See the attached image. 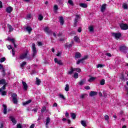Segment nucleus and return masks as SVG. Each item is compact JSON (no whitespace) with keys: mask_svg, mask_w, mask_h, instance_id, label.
Here are the masks:
<instances>
[{"mask_svg":"<svg viewBox=\"0 0 128 128\" xmlns=\"http://www.w3.org/2000/svg\"><path fill=\"white\" fill-rule=\"evenodd\" d=\"M12 102L14 104H18V95L16 93H13L12 94Z\"/></svg>","mask_w":128,"mask_h":128,"instance_id":"1","label":"nucleus"},{"mask_svg":"<svg viewBox=\"0 0 128 128\" xmlns=\"http://www.w3.org/2000/svg\"><path fill=\"white\" fill-rule=\"evenodd\" d=\"M32 56L34 58L36 56V54L38 52L36 51V44H33L32 46Z\"/></svg>","mask_w":128,"mask_h":128,"instance_id":"2","label":"nucleus"},{"mask_svg":"<svg viewBox=\"0 0 128 128\" xmlns=\"http://www.w3.org/2000/svg\"><path fill=\"white\" fill-rule=\"evenodd\" d=\"M87 58H88V56H85L82 59L78 60L76 62V64H83L84 63V60H86Z\"/></svg>","mask_w":128,"mask_h":128,"instance_id":"3","label":"nucleus"},{"mask_svg":"<svg viewBox=\"0 0 128 128\" xmlns=\"http://www.w3.org/2000/svg\"><path fill=\"white\" fill-rule=\"evenodd\" d=\"M120 28L121 30H128V24H120Z\"/></svg>","mask_w":128,"mask_h":128,"instance_id":"4","label":"nucleus"},{"mask_svg":"<svg viewBox=\"0 0 128 128\" xmlns=\"http://www.w3.org/2000/svg\"><path fill=\"white\" fill-rule=\"evenodd\" d=\"M80 20V15H76L74 22V24L75 26H76V24H78V20Z\"/></svg>","mask_w":128,"mask_h":128,"instance_id":"5","label":"nucleus"},{"mask_svg":"<svg viewBox=\"0 0 128 128\" xmlns=\"http://www.w3.org/2000/svg\"><path fill=\"white\" fill-rule=\"evenodd\" d=\"M112 36H114V38L118 40L119 38L122 36V34L120 33H112Z\"/></svg>","mask_w":128,"mask_h":128,"instance_id":"6","label":"nucleus"},{"mask_svg":"<svg viewBox=\"0 0 128 128\" xmlns=\"http://www.w3.org/2000/svg\"><path fill=\"white\" fill-rule=\"evenodd\" d=\"M54 60L56 64H59V66H62V60H59L58 58H55Z\"/></svg>","mask_w":128,"mask_h":128,"instance_id":"7","label":"nucleus"},{"mask_svg":"<svg viewBox=\"0 0 128 128\" xmlns=\"http://www.w3.org/2000/svg\"><path fill=\"white\" fill-rule=\"evenodd\" d=\"M22 84L23 86V88L24 90H27L28 88V84L24 81L22 82Z\"/></svg>","mask_w":128,"mask_h":128,"instance_id":"8","label":"nucleus"},{"mask_svg":"<svg viewBox=\"0 0 128 128\" xmlns=\"http://www.w3.org/2000/svg\"><path fill=\"white\" fill-rule=\"evenodd\" d=\"M44 32H46L48 34H52V30H50V29H48V27H46L44 28Z\"/></svg>","mask_w":128,"mask_h":128,"instance_id":"9","label":"nucleus"},{"mask_svg":"<svg viewBox=\"0 0 128 128\" xmlns=\"http://www.w3.org/2000/svg\"><path fill=\"white\" fill-rule=\"evenodd\" d=\"M28 56V52L24 53L20 56V60H24V58H26Z\"/></svg>","mask_w":128,"mask_h":128,"instance_id":"10","label":"nucleus"},{"mask_svg":"<svg viewBox=\"0 0 128 128\" xmlns=\"http://www.w3.org/2000/svg\"><path fill=\"white\" fill-rule=\"evenodd\" d=\"M10 120L13 122V124H16V118L13 116H10Z\"/></svg>","mask_w":128,"mask_h":128,"instance_id":"11","label":"nucleus"},{"mask_svg":"<svg viewBox=\"0 0 128 128\" xmlns=\"http://www.w3.org/2000/svg\"><path fill=\"white\" fill-rule=\"evenodd\" d=\"M26 30L28 32V34H30L32 30V28L30 26H28L25 28Z\"/></svg>","mask_w":128,"mask_h":128,"instance_id":"12","label":"nucleus"},{"mask_svg":"<svg viewBox=\"0 0 128 128\" xmlns=\"http://www.w3.org/2000/svg\"><path fill=\"white\" fill-rule=\"evenodd\" d=\"M8 40H10V42H12V44L14 46V48H16V43L14 42V40L10 38H8Z\"/></svg>","mask_w":128,"mask_h":128,"instance_id":"13","label":"nucleus"},{"mask_svg":"<svg viewBox=\"0 0 128 128\" xmlns=\"http://www.w3.org/2000/svg\"><path fill=\"white\" fill-rule=\"evenodd\" d=\"M98 94V92L91 91L90 93V96H96Z\"/></svg>","mask_w":128,"mask_h":128,"instance_id":"14","label":"nucleus"},{"mask_svg":"<svg viewBox=\"0 0 128 128\" xmlns=\"http://www.w3.org/2000/svg\"><path fill=\"white\" fill-rule=\"evenodd\" d=\"M6 12H8V14H10L12 12V8L11 6H9L6 8Z\"/></svg>","mask_w":128,"mask_h":128,"instance_id":"15","label":"nucleus"},{"mask_svg":"<svg viewBox=\"0 0 128 128\" xmlns=\"http://www.w3.org/2000/svg\"><path fill=\"white\" fill-rule=\"evenodd\" d=\"M50 118L48 117L46 118V128H48V124H50Z\"/></svg>","mask_w":128,"mask_h":128,"instance_id":"16","label":"nucleus"},{"mask_svg":"<svg viewBox=\"0 0 128 128\" xmlns=\"http://www.w3.org/2000/svg\"><path fill=\"white\" fill-rule=\"evenodd\" d=\"M2 106L4 108L3 110V112H4V114H6V110H7L6 106L5 104H3Z\"/></svg>","mask_w":128,"mask_h":128,"instance_id":"17","label":"nucleus"},{"mask_svg":"<svg viewBox=\"0 0 128 128\" xmlns=\"http://www.w3.org/2000/svg\"><path fill=\"white\" fill-rule=\"evenodd\" d=\"M80 6L81 8H88V4L84 3H81L80 4Z\"/></svg>","mask_w":128,"mask_h":128,"instance_id":"18","label":"nucleus"},{"mask_svg":"<svg viewBox=\"0 0 128 128\" xmlns=\"http://www.w3.org/2000/svg\"><path fill=\"white\" fill-rule=\"evenodd\" d=\"M106 4L102 5L101 8H100L101 12H104V10H106Z\"/></svg>","mask_w":128,"mask_h":128,"instance_id":"19","label":"nucleus"},{"mask_svg":"<svg viewBox=\"0 0 128 128\" xmlns=\"http://www.w3.org/2000/svg\"><path fill=\"white\" fill-rule=\"evenodd\" d=\"M40 82H42L40 81V78H36V84L37 86H40Z\"/></svg>","mask_w":128,"mask_h":128,"instance_id":"20","label":"nucleus"},{"mask_svg":"<svg viewBox=\"0 0 128 128\" xmlns=\"http://www.w3.org/2000/svg\"><path fill=\"white\" fill-rule=\"evenodd\" d=\"M85 82H86L85 79H82L80 81V82H79L78 84H80V86H84Z\"/></svg>","mask_w":128,"mask_h":128,"instance_id":"21","label":"nucleus"},{"mask_svg":"<svg viewBox=\"0 0 128 128\" xmlns=\"http://www.w3.org/2000/svg\"><path fill=\"white\" fill-rule=\"evenodd\" d=\"M82 56V54L80 52H76L75 54V58H80Z\"/></svg>","mask_w":128,"mask_h":128,"instance_id":"22","label":"nucleus"},{"mask_svg":"<svg viewBox=\"0 0 128 128\" xmlns=\"http://www.w3.org/2000/svg\"><path fill=\"white\" fill-rule=\"evenodd\" d=\"M64 90H66V92H68V90H70V85H68V84H66Z\"/></svg>","mask_w":128,"mask_h":128,"instance_id":"23","label":"nucleus"},{"mask_svg":"<svg viewBox=\"0 0 128 128\" xmlns=\"http://www.w3.org/2000/svg\"><path fill=\"white\" fill-rule=\"evenodd\" d=\"M58 96L60 98L61 100H66V98L62 94H59Z\"/></svg>","mask_w":128,"mask_h":128,"instance_id":"24","label":"nucleus"},{"mask_svg":"<svg viewBox=\"0 0 128 128\" xmlns=\"http://www.w3.org/2000/svg\"><path fill=\"white\" fill-rule=\"evenodd\" d=\"M74 72V68L72 67L70 69V70L68 72V74H72V72Z\"/></svg>","mask_w":128,"mask_h":128,"instance_id":"25","label":"nucleus"},{"mask_svg":"<svg viewBox=\"0 0 128 128\" xmlns=\"http://www.w3.org/2000/svg\"><path fill=\"white\" fill-rule=\"evenodd\" d=\"M32 102V100H28L23 103V106H26V104H30Z\"/></svg>","mask_w":128,"mask_h":128,"instance_id":"26","label":"nucleus"},{"mask_svg":"<svg viewBox=\"0 0 128 128\" xmlns=\"http://www.w3.org/2000/svg\"><path fill=\"white\" fill-rule=\"evenodd\" d=\"M8 27L9 28V32H12L14 30V28L12 26H10V24H8Z\"/></svg>","mask_w":128,"mask_h":128,"instance_id":"27","label":"nucleus"},{"mask_svg":"<svg viewBox=\"0 0 128 128\" xmlns=\"http://www.w3.org/2000/svg\"><path fill=\"white\" fill-rule=\"evenodd\" d=\"M96 77H91L88 80V82H94V80H96Z\"/></svg>","mask_w":128,"mask_h":128,"instance_id":"28","label":"nucleus"},{"mask_svg":"<svg viewBox=\"0 0 128 128\" xmlns=\"http://www.w3.org/2000/svg\"><path fill=\"white\" fill-rule=\"evenodd\" d=\"M74 40H75L76 42H80V38H78V37L76 36H75L74 37Z\"/></svg>","mask_w":128,"mask_h":128,"instance_id":"29","label":"nucleus"},{"mask_svg":"<svg viewBox=\"0 0 128 128\" xmlns=\"http://www.w3.org/2000/svg\"><path fill=\"white\" fill-rule=\"evenodd\" d=\"M126 50V46H120V50H121V52H124Z\"/></svg>","mask_w":128,"mask_h":128,"instance_id":"30","label":"nucleus"},{"mask_svg":"<svg viewBox=\"0 0 128 128\" xmlns=\"http://www.w3.org/2000/svg\"><path fill=\"white\" fill-rule=\"evenodd\" d=\"M60 24L62 25L64 24V18L62 17L60 18Z\"/></svg>","mask_w":128,"mask_h":128,"instance_id":"31","label":"nucleus"},{"mask_svg":"<svg viewBox=\"0 0 128 128\" xmlns=\"http://www.w3.org/2000/svg\"><path fill=\"white\" fill-rule=\"evenodd\" d=\"M74 72H82V70L80 68H74Z\"/></svg>","mask_w":128,"mask_h":128,"instance_id":"32","label":"nucleus"},{"mask_svg":"<svg viewBox=\"0 0 128 128\" xmlns=\"http://www.w3.org/2000/svg\"><path fill=\"white\" fill-rule=\"evenodd\" d=\"M26 62H23L21 64H20V68H22L24 66H26Z\"/></svg>","mask_w":128,"mask_h":128,"instance_id":"33","label":"nucleus"},{"mask_svg":"<svg viewBox=\"0 0 128 128\" xmlns=\"http://www.w3.org/2000/svg\"><path fill=\"white\" fill-rule=\"evenodd\" d=\"M89 32H94V26H90L88 27Z\"/></svg>","mask_w":128,"mask_h":128,"instance_id":"34","label":"nucleus"},{"mask_svg":"<svg viewBox=\"0 0 128 128\" xmlns=\"http://www.w3.org/2000/svg\"><path fill=\"white\" fill-rule=\"evenodd\" d=\"M81 124L83 126H86V122L84 120H82Z\"/></svg>","mask_w":128,"mask_h":128,"instance_id":"35","label":"nucleus"},{"mask_svg":"<svg viewBox=\"0 0 128 128\" xmlns=\"http://www.w3.org/2000/svg\"><path fill=\"white\" fill-rule=\"evenodd\" d=\"M74 78H78V72L74 73Z\"/></svg>","mask_w":128,"mask_h":128,"instance_id":"36","label":"nucleus"},{"mask_svg":"<svg viewBox=\"0 0 128 128\" xmlns=\"http://www.w3.org/2000/svg\"><path fill=\"white\" fill-rule=\"evenodd\" d=\"M104 84H106V80L103 79L100 80V84H101V86H104Z\"/></svg>","mask_w":128,"mask_h":128,"instance_id":"37","label":"nucleus"},{"mask_svg":"<svg viewBox=\"0 0 128 128\" xmlns=\"http://www.w3.org/2000/svg\"><path fill=\"white\" fill-rule=\"evenodd\" d=\"M26 20H30L32 18V15L30 14H28L26 17Z\"/></svg>","mask_w":128,"mask_h":128,"instance_id":"38","label":"nucleus"},{"mask_svg":"<svg viewBox=\"0 0 128 128\" xmlns=\"http://www.w3.org/2000/svg\"><path fill=\"white\" fill-rule=\"evenodd\" d=\"M6 84V80L4 79H2L0 80V84Z\"/></svg>","mask_w":128,"mask_h":128,"instance_id":"39","label":"nucleus"},{"mask_svg":"<svg viewBox=\"0 0 128 128\" xmlns=\"http://www.w3.org/2000/svg\"><path fill=\"white\" fill-rule=\"evenodd\" d=\"M71 116L73 120H74V118H76V114H74V113H72Z\"/></svg>","mask_w":128,"mask_h":128,"instance_id":"40","label":"nucleus"},{"mask_svg":"<svg viewBox=\"0 0 128 128\" xmlns=\"http://www.w3.org/2000/svg\"><path fill=\"white\" fill-rule=\"evenodd\" d=\"M68 4H70V6H74V2H72V0H68Z\"/></svg>","mask_w":128,"mask_h":128,"instance_id":"41","label":"nucleus"},{"mask_svg":"<svg viewBox=\"0 0 128 128\" xmlns=\"http://www.w3.org/2000/svg\"><path fill=\"white\" fill-rule=\"evenodd\" d=\"M54 10H55V12H56V10H58V5L55 4L54 6Z\"/></svg>","mask_w":128,"mask_h":128,"instance_id":"42","label":"nucleus"},{"mask_svg":"<svg viewBox=\"0 0 128 128\" xmlns=\"http://www.w3.org/2000/svg\"><path fill=\"white\" fill-rule=\"evenodd\" d=\"M103 66H104V64H98L96 68H103Z\"/></svg>","mask_w":128,"mask_h":128,"instance_id":"43","label":"nucleus"},{"mask_svg":"<svg viewBox=\"0 0 128 128\" xmlns=\"http://www.w3.org/2000/svg\"><path fill=\"white\" fill-rule=\"evenodd\" d=\"M122 6L124 10H126V8H128V4H124L122 5Z\"/></svg>","mask_w":128,"mask_h":128,"instance_id":"44","label":"nucleus"},{"mask_svg":"<svg viewBox=\"0 0 128 128\" xmlns=\"http://www.w3.org/2000/svg\"><path fill=\"white\" fill-rule=\"evenodd\" d=\"M4 90H6V85L3 86L2 88H0V92H2Z\"/></svg>","mask_w":128,"mask_h":128,"instance_id":"45","label":"nucleus"},{"mask_svg":"<svg viewBox=\"0 0 128 128\" xmlns=\"http://www.w3.org/2000/svg\"><path fill=\"white\" fill-rule=\"evenodd\" d=\"M72 44H69L68 45V44H66V48H72Z\"/></svg>","mask_w":128,"mask_h":128,"instance_id":"46","label":"nucleus"},{"mask_svg":"<svg viewBox=\"0 0 128 128\" xmlns=\"http://www.w3.org/2000/svg\"><path fill=\"white\" fill-rule=\"evenodd\" d=\"M43 18H44V16H42L39 15L38 18V20H42Z\"/></svg>","mask_w":128,"mask_h":128,"instance_id":"47","label":"nucleus"},{"mask_svg":"<svg viewBox=\"0 0 128 128\" xmlns=\"http://www.w3.org/2000/svg\"><path fill=\"white\" fill-rule=\"evenodd\" d=\"M46 106L42 107L41 110L42 112H46Z\"/></svg>","mask_w":128,"mask_h":128,"instance_id":"48","label":"nucleus"},{"mask_svg":"<svg viewBox=\"0 0 128 128\" xmlns=\"http://www.w3.org/2000/svg\"><path fill=\"white\" fill-rule=\"evenodd\" d=\"M6 60V58H2L0 59V62H4Z\"/></svg>","mask_w":128,"mask_h":128,"instance_id":"49","label":"nucleus"},{"mask_svg":"<svg viewBox=\"0 0 128 128\" xmlns=\"http://www.w3.org/2000/svg\"><path fill=\"white\" fill-rule=\"evenodd\" d=\"M104 118L106 120H108L110 119V116H108V115H106L104 116Z\"/></svg>","mask_w":128,"mask_h":128,"instance_id":"50","label":"nucleus"},{"mask_svg":"<svg viewBox=\"0 0 128 128\" xmlns=\"http://www.w3.org/2000/svg\"><path fill=\"white\" fill-rule=\"evenodd\" d=\"M12 53L13 56H14V54H16V50H14V48L12 49Z\"/></svg>","mask_w":128,"mask_h":128,"instance_id":"51","label":"nucleus"},{"mask_svg":"<svg viewBox=\"0 0 128 128\" xmlns=\"http://www.w3.org/2000/svg\"><path fill=\"white\" fill-rule=\"evenodd\" d=\"M2 96H6V91H2Z\"/></svg>","mask_w":128,"mask_h":128,"instance_id":"52","label":"nucleus"},{"mask_svg":"<svg viewBox=\"0 0 128 128\" xmlns=\"http://www.w3.org/2000/svg\"><path fill=\"white\" fill-rule=\"evenodd\" d=\"M106 56H108L109 58L112 57V54H110V53H106Z\"/></svg>","mask_w":128,"mask_h":128,"instance_id":"53","label":"nucleus"},{"mask_svg":"<svg viewBox=\"0 0 128 128\" xmlns=\"http://www.w3.org/2000/svg\"><path fill=\"white\" fill-rule=\"evenodd\" d=\"M84 96H86V94H82L80 96V98H84Z\"/></svg>","mask_w":128,"mask_h":128,"instance_id":"54","label":"nucleus"},{"mask_svg":"<svg viewBox=\"0 0 128 128\" xmlns=\"http://www.w3.org/2000/svg\"><path fill=\"white\" fill-rule=\"evenodd\" d=\"M7 48L8 50H12V46L10 45H8L7 46Z\"/></svg>","mask_w":128,"mask_h":128,"instance_id":"55","label":"nucleus"},{"mask_svg":"<svg viewBox=\"0 0 128 128\" xmlns=\"http://www.w3.org/2000/svg\"><path fill=\"white\" fill-rule=\"evenodd\" d=\"M17 128H22V124H17Z\"/></svg>","mask_w":128,"mask_h":128,"instance_id":"56","label":"nucleus"},{"mask_svg":"<svg viewBox=\"0 0 128 128\" xmlns=\"http://www.w3.org/2000/svg\"><path fill=\"white\" fill-rule=\"evenodd\" d=\"M70 116V114H68V112H66L65 114V116H66V118H68V116Z\"/></svg>","mask_w":128,"mask_h":128,"instance_id":"57","label":"nucleus"},{"mask_svg":"<svg viewBox=\"0 0 128 128\" xmlns=\"http://www.w3.org/2000/svg\"><path fill=\"white\" fill-rule=\"evenodd\" d=\"M62 56V53L60 52H58V54H56L57 56Z\"/></svg>","mask_w":128,"mask_h":128,"instance_id":"58","label":"nucleus"},{"mask_svg":"<svg viewBox=\"0 0 128 128\" xmlns=\"http://www.w3.org/2000/svg\"><path fill=\"white\" fill-rule=\"evenodd\" d=\"M85 89L86 90H90V86H86Z\"/></svg>","mask_w":128,"mask_h":128,"instance_id":"59","label":"nucleus"},{"mask_svg":"<svg viewBox=\"0 0 128 128\" xmlns=\"http://www.w3.org/2000/svg\"><path fill=\"white\" fill-rule=\"evenodd\" d=\"M2 8V2L0 1V8Z\"/></svg>","mask_w":128,"mask_h":128,"instance_id":"60","label":"nucleus"},{"mask_svg":"<svg viewBox=\"0 0 128 128\" xmlns=\"http://www.w3.org/2000/svg\"><path fill=\"white\" fill-rule=\"evenodd\" d=\"M78 32H82V28H79L78 29Z\"/></svg>","mask_w":128,"mask_h":128,"instance_id":"61","label":"nucleus"},{"mask_svg":"<svg viewBox=\"0 0 128 128\" xmlns=\"http://www.w3.org/2000/svg\"><path fill=\"white\" fill-rule=\"evenodd\" d=\"M34 128V124H32L30 126V128Z\"/></svg>","mask_w":128,"mask_h":128,"instance_id":"62","label":"nucleus"},{"mask_svg":"<svg viewBox=\"0 0 128 128\" xmlns=\"http://www.w3.org/2000/svg\"><path fill=\"white\" fill-rule=\"evenodd\" d=\"M42 42H38V46H42Z\"/></svg>","mask_w":128,"mask_h":128,"instance_id":"63","label":"nucleus"},{"mask_svg":"<svg viewBox=\"0 0 128 128\" xmlns=\"http://www.w3.org/2000/svg\"><path fill=\"white\" fill-rule=\"evenodd\" d=\"M103 94H104V96H108L106 95V91H104V92H103Z\"/></svg>","mask_w":128,"mask_h":128,"instance_id":"64","label":"nucleus"}]
</instances>
